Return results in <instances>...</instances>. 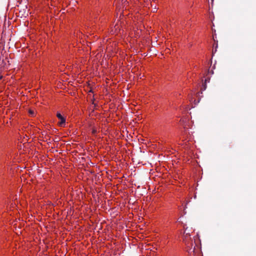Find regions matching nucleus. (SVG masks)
I'll return each instance as SVG.
<instances>
[{"label": "nucleus", "instance_id": "20e7f679", "mask_svg": "<svg viewBox=\"0 0 256 256\" xmlns=\"http://www.w3.org/2000/svg\"><path fill=\"white\" fill-rule=\"evenodd\" d=\"M206 80L204 84H203L202 85V90H205L206 88Z\"/></svg>", "mask_w": 256, "mask_h": 256}, {"label": "nucleus", "instance_id": "f03ea898", "mask_svg": "<svg viewBox=\"0 0 256 256\" xmlns=\"http://www.w3.org/2000/svg\"><path fill=\"white\" fill-rule=\"evenodd\" d=\"M56 116L60 120V122H59V124L60 126H63L66 122L65 118L62 116L60 113H57Z\"/></svg>", "mask_w": 256, "mask_h": 256}, {"label": "nucleus", "instance_id": "39448f33", "mask_svg": "<svg viewBox=\"0 0 256 256\" xmlns=\"http://www.w3.org/2000/svg\"><path fill=\"white\" fill-rule=\"evenodd\" d=\"M29 112L31 114H34V112L32 110H30Z\"/></svg>", "mask_w": 256, "mask_h": 256}, {"label": "nucleus", "instance_id": "423d86ee", "mask_svg": "<svg viewBox=\"0 0 256 256\" xmlns=\"http://www.w3.org/2000/svg\"><path fill=\"white\" fill-rule=\"evenodd\" d=\"M93 132H94V133L96 132V130H94V131H93Z\"/></svg>", "mask_w": 256, "mask_h": 256}, {"label": "nucleus", "instance_id": "f257e3e1", "mask_svg": "<svg viewBox=\"0 0 256 256\" xmlns=\"http://www.w3.org/2000/svg\"><path fill=\"white\" fill-rule=\"evenodd\" d=\"M184 242L186 246V248L190 247V245L192 246V240H191L190 238V235L189 233H186L185 232L184 234Z\"/></svg>", "mask_w": 256, "mask_h": 256}, {"label": "nucleus", "instance_id": "7ed1b4c3", "mask_svg": "<svg viewBox=\"0 0 256 256\" xmlns=\"http://www.w3.org/2000/svg\"><path fill=\"white\" fill-rule=\"evenodd\" d=\"M186 248H187L186 250L188 252V253L189 254L190 256H195V252H194L195 246H194V248H192V246L191 248L189 247Z\"/></svg>", "mask_w": 256, "mask_h": 256}]
</instances>
